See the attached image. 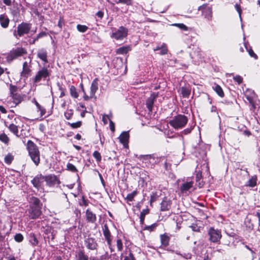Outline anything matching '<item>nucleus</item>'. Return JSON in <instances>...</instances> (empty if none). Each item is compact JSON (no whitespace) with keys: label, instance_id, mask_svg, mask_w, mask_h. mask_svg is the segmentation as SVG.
<instances>
[{"label":"nucleus","instance_id":"obj_1","mask_svg":"<svg viewBox=\"0 0 260 260\" xmlns=\"http://www.w3.org/2000/svg\"><path fill=\"white\" fill-rule=\"evenodd\" d=\"M26 148L31 159L38 166L40 162V153L38 146L31 140H28Z\"/></svg>","mask_w":260,"mask_h":260},{"label":"nucleus","instance_id":"obj_2","mask_svg":"<svg viewBox=\"0 0 260 260\" xmlns=\"http://www.w3.org/2000/svg\"><path fill=\"white\" fill-rule=\"evenodd\" d=\"M188 118L184 115L179 114L173 117L169 123L175 129L182 128L187 124Z\"/></svg>","mask_w":260,"mask_h":260},{"label":"nucleus","instance_id":"obj_3","mask_svg":"<svg viewBox=\"0 0 260 260\" xmlns=\"http://www.w3.org/2000/svg\"><path fill=\"white\" fill-rule=\"evenodd\" d=\"M31 27L30 23L22 22L19 24L17 27V29H15L13 32L14 36L19 39V37L23 36L25 34L29 33Z\"/></svg>","mask_w":260,"mask_h":260},{"label":"nucleus","instance_id":"obj_4","mask_svg":"<svg viewBox=\"0 0 260 260\" xmlns=\"http://www.w3.org/2000/svg\"><path fill=\"white\" fill-rule=\"evenodd\" d=\"M128 35V29L124 26H120L118 29H113L111 37L117 40H122Z\"/></svg>","mask_w":260,"mask_h":260},{"label":"nucleus","instance_id":"obj_5","mask_svg":"<svg viewBox=\"0 0 260 260\" xmlns=\"http://www.w3.org/2000/svg\"><path fill=\"white\" fill-rule=\"evenodd\" d=\"M208 235L209 236V240L214 243H218L222 237L220 230L215 229L213 227H210L209 229Z\"/></svg>","mask_w":260,"mask_h":260},{"label":"nucleus","instance_id":"obj_6","mask_svg":"<svg viewBox=\"0 0 260 260\" xmlns=\"http://www.w3.org/2000/svg\"><path fill=\"white\" fill-rule=\"evenodd\" d=\"M27 53L26 50L22 47H18L11 50L7 56V60L10 62L18 57Z\"/></svg>","mask_w":260,"mask_h":260},{"label":"nucleus","instance_id":"obj_7","mask_svg":"<svg viewBox=\"0 0 260 260\" xmlns=\"http://www.w3.org/2000/svg\"><path fill=\"white\" fill-rule=\"evenodd\" d=\"M42 207H35L29 206L26 213L30 219H36L38 218L42 214Z\"/></svg>","mask_w":260,"mask_h":260},{"label":"nucleus","instance_id":"obj_8","mask_svg":"<svg viewBox=\"0 0 260 260\" xmlns=\"http://www.w3.org/2000/svg\"><path fill=\"white\" fill-rule=\"evenodd\" d=\"M103 235L107 243V244L112 252L113 251L112 248V236L109 229L107 223H105L102 228Z\"/></svg>","mask_w":260,"mask_h":260},{"label":"nucleus","instance_id":"obj_9","mask_svg":"<svg viewBox=\"0 0 260 260\" xmlns=\"http://www.w3.org/2000/svg\"><path fill=\"white\" fill-rule=\"evenodd\" d=\"M84 245L88 249L90 250H97L98 247L96 240L89 236L85 238Z\"/></svg>","mask_w":260,"mask_h":260},{"label":"nucleus","instance_id":"obj_10","mask_svg":"<svg viewBox=\"0 0 260 260\" xmlns=\"http://www.w3.org/2000/svg\"><path fill=\"white\" fill-rule=\"evenodd\" d=\"M50 73L46 68H43L41 70H39L34 79V82L37 83L41 80L42 78L45 79L47 77L49 76Z\"/></svg>","mask_w":260,"mask_h":260},{"label":"nucleus","instance_id":"obj_11","mask_svg":"<svg viewBox=\"0 0 260 260\" xmlns=\"http://www.w3.org/2000/svg\"><path fill=\"white\" fill-rule=\"evenodd\" d=\"M144 160H149L150 162L152 164H156L159 163L160 161L165 159V156H157L155 154L146 155L143 156Z\"/></svg>","mask_w":260,"mask_h":260},{"label":"nucleus","instance_id":"obj_12","mask_svg":"<svg viewBox=\"0 0 260 260\" xmlns=\"http://www.w3.org/2000/svg\"><path fill=\"white\" fill-rule=\"evenodd\" d=\"M44 180L46 182L47 185L49 186H53L57 184H59L60 181L57 177L52 174L44 176Z\"/></svg>","mask_w":260,"mask_h":260},{"label":"nucleus","instance_id":"obj_13","mask_svg":"<svg viewBox=\"0 0 260 260\" xmlns=\"http://www.w3.org/2000/svg\"><path fill=\"white\" fill-rule=\"evenodd\" d=\"M157 96L158 93L153 92L150 95V97L147 99L146 105L149 112L152 111L154 101L156 100Z\"/></svg>","mask_w":260,"mask_h":260},{"label":"nucleus","instance_id":"obj_14","mask_svg":"<svg viewBox=\"0 0 260 260\" xmlns=\"http://www.w3.org/2000/svg\"><path fill=\"white\" fill-rule=\"evenodd\" d=\"M44 180V176L42 175V174H39L35 177L31 181V182L35 188L39 189L41 187Z\"/></svg>","mask_w":260,"mask_h":260},{"label":"nucleus","instance_id":"obj_15","mask_svg":"<svg viewBox=\"0 0 260 260\" xmlns=\"http://www.w3.org/2000/svg\"><path fill=\"white\" fill-rule=\"evenodd\" d=\"M30 66L27 61L23 63V69L21 72V76L24 78H27L31 72Z\"/></svg>","mask_w":260,"mask_h":260},{"label":"nucleus","instance_id":"obj_16","mask_svg":"<svg viewBox=\"0 0 260 260\" xmlns=\"http://www.w3.org/2000/svg\"><path fill=\"white\" fill-rule=\"evenodd\" d=\"M86 219L87 222L94 223L96 220V216L89 209L86 211Z\"/></svg>","mask_w":260,"mask_h":260},{"label":"nucleus","instance_id":"obj_17","mask_svg":"<svg viewBox=\"0 0 260 260\" xmlns=\"http://www.w3.org/2000/svg\"><path fill=\"white\" fill-rule=\"evenodd\" d=\"M171 207V201L165 197L160 204V210L162 211H168Z\"/></svg>","mask_w":260,"mask_h":260},{"label":"nucleus","instance_id":"obj_18","mask_svg":"<svg viewBox=\"0 0 260 260\" xmlns=\"http://www.w3.org/2000/svg\"><path fill=\"white\" fill-rule=\"evenodd\" d=\"M129 135L128 132H123L121 133L119 136L120 142L123 144L125 147L128 145V142L129 139Z\"/></svg>","mask_w":260,"mask_h":260},{"label":"nucleus","instance_id":"obj_19","mask_svg":"<svg viewBox=\"0 0 260 260\" xmlns=\"http://www.w3.org/2000/svg\"><path fill=\"white\" fill-rule=\"evenodd\" d=\"M193 188V182L189 181L183 183L180 186V190L182 193H186Z\"/></svg>","mask_w":260,"mask_h":260},{"label":"nucleus","instance_id":"obj_20","mask_svg":"<svg viewBox=\"0 0 260 260\" xmlns=\"http://www.w3.org/2000/svg\"><path fill=\"white\" fill-rule=\"evenodd\" d=\"M5 125L8 128L9 131L17 137H20V136L18 135V126L14 123H11L9 125H7L6 122H5Z\"/></svg>","mask_w":260,"mask_h":260},{"label":"nucleus","instance_id":"obj_21","mask_svg":"<svg viewBox=\"0 0 260 260\" xmlns=\"http://www.w3.org/2000/svg\"><path fill=\"white\" fill-rule=\"evenodd\" d=\"M98 89V79L95 78L92 81L90 87V97L94 96L95 92Z\"/></svg>","mask_w":260,"mask_h":260},{"label":"nucleus","instance_id":"obj_22","mask_svg":"<svg viewBox=\"0 0 260 260\" xmlns=\"http://www.w3.org/2000/svg\"><path fill=\"white\" fill-rule=\"evenodd\" d=\"M42 206L40 200L38 198L32 197L29 199V206L42 207Z\"/></svg>","mask_w":260,"mask_h":260},{"label":"nucleus","instance_id":"obj_23","mask_svg":"<svg viewBox=\"0 0 260 260\" xmlns=\"http://www.w3.org/2000/svg\"><path fill=\"white\" fill-rule=\"evenodd\" d=\"M38 57L44 61L45 62H48L47 60V52L44 49H41L38 51L37 53Z\"/></svg>","mask_w":260,"mask_h":260},{"label":"nucleus","instance_id":"obj_24","mask_svg":"<svg viewBox=\"0 0 260 260\" xmlns=\"http://www.w3.org/2000/svg\"><path fill=\"white\" fill-rule=\"evenodd\" d=\"M11 96L12 98L14 103L16 105H18L23 101L24 95H21L17 93L11 95Z\"/></svg>","mask_w":260,"mask_h":260},{"label":"nucleus","instance_id":"obj_25","mask_svg":"<svg viewBox=\"0 0 260 260\" xmlns=\"http://www.w3.org/2000/svg\"><path fill=\"white\" fill-rule=\"evenodd\" d=\"M0 23L3 28L8 27L9 23V18L5 15H0Z\"/></svg>","mask_w":260,"mask_h":260},{"label":"nucleus","instance_id":"obj_26","mask_svg":"<svg viewBox=\"0 0 260 260\" xmlns=\"http://www.w3.org/2000/svg\"><path fill=\"white\" fill-rule=\"evenodd\" d=\"M76 257L78 260H89L88 256L83 250H79L77 252Z\"/></svg>","mask_w":260,"mask_h":260},{"label":"nucleus","instance_id":"obj_27","mask_svg":"<svg viewBox=\"0 0 260 260\" xmlns=\"http://www.w3.org/2000/svg\"><path fill=\"white\" fill-rule=\"evenodd\" d=\"M160 238L162 245L165 247L169 245L170 238L167 234L160 235Z\"/></svg>","mask_w":260,"mask_h":260},{"label":"nucleus","instance_id":"obj_28","mask_svg":"<svg viewBox=\"0 0 260 260\" xmlns=\"http://www.w3.org/2000/svg\"><path fill=\"white\" fill-rule=\"evenodd\" d=\"M132 49L130 46H125L119 48L116 50V53L118 54H124L127 53Z\"/></svg>","mask_w":260,"mask_h":260},{"label":"nucleus","instance_id":"obj_29","mask_svg":"<svg viewBox=\"0 0 260 260\" xmlns=\"http://www.w3.org/2000/svg\"><path fill=\"white\" fill-rule=\"evenodd\" d=\"M203 16L208 19H210L212 17V9L210 7L205 8L203 11Z\"/></svg>","mask_w":260,"mask_h":260},{"label":"nucleus","instance_id":"obj_30","mask_svg":"<svg viewBox=\"0 0 260 260\" xmlns=\"http://www.w3.org/2000/svg\"><path fill=\"white\" fill-rule=\"evenodd\" d=\"M256 180L257 177L256 176H252L249 180L247 181L246 186L253 187L256 185Z\"/></svg>","mask_w":260,"mask_h":260},{"label":"nucleus","instance_id":"obj_31","mask_svg":"<svg viewBox=\"0 0 260 260\" xmlns=\"http://www.w3.org/2000/svg\"><path fill=\"white\" fill-rule=\"evenodd\" d=\"M29 242L32 246H35L38 245V240L36 236L34 233H30L29 235Z\"/></svg>","mask_w":260,"mask_h":260},{"label":"nucleus","instance_id":"obj_32","mask_svg":"<svg viewBox=\"0 0 260 260\" xmlns=\"http://www.w3.org/2000/svg\"><path fill=\"white\" fill-rule=\"evenodd\" d=\"M244 47L251 57H253L255 59H257V55L254 52L251 47L248 48L247 44L246 43H244Z\"/></svg>","mask_w":260,"mask_h":260},{"label":"nucleus","instance_id":"obj_33","mask_svg":"<svg viewBox=\"0 0 260 260\" xmlns=\"http://www.w3.org/2000/svg\"><path fill=\"white\" fill-rule=\"evenodd\" d=\"M181 91L183 98H188L190 94V89L186 87H182Z\"/></svg>","mask_w":260,"mask_h":260},{"label":"nucleus","instance_id":"obj_34","mask_svg":"<svg viewBox=\"0 0 260 260\" xmlns=\"http://www.w3.org/2000/svg\"><path fill=\"white\" fill-rule=\"evenodd\" d=\"M214 89L219 96L221 98L224 96V92L223 90L219 85H216L214 88Z\"/></svg>","mask_w":260,"mask_h":260},{"label":"nucleus","instance_id":"obj_35","mask_svg":"<svg viewBox=\"0 0 260 260\" xmlns=\"http://www.w3.org/2000/svg\"><path fill=\"white\" fill-rule=\"evenodd\" d=\"M34 103L36 105V106H37L38 110H39L40 111V114H41V115L42 116L43 115H44L46 113V110L44 108L42 107L38 103L37 101H36L35 100V99H34Z\"/></svg>","mask_w":260,"mask_h":260},{"label":"nucleus","instance_id":"obj_36","mask_svg":"<svg viewBox=\"0 0 260 260\" xmlns=\"http://www.w3.org/2000/svg\"><path fill=\"white\" fill-rule=\"evenodd\" d=\"M0 141L4 143L5 144L8 145L10 139L7 135L5 133H3L0 135Z\"/></svg>","mask_w":260,"mask_h":260},{"label":"nucleus","instance_id":"obj_37","mask_svg":"<svg viewBox=\"0 0 260 260\" xmlns=\"http://www.w3.org/2000/svg\"><path fill=\"white\" fill-rule=\"evenodd\" d=\"M82 121H78L76 122L71 123L70 122H68L67 124L70 125L72 128H77L80 127L82 125Z\"/></svg>","mask_w":260,"mask_h":260},{"label":"nucleus","instance_id":"obj_38","mask_svg":"<svg viewBox=\"0 0 260 260\" xmlns=\"http://www.w3.org/2000/svg\"><path fill=\"white\" fill-rule=\"evenodd\" d=\"M14 159V156L10 153L7 154L4 158L5 162L8 165L11 164L12 161Z\"/></svg>","mask_w":260,"mask_h":260},{"label":"nucleus","instance_id":"obj_39","mask_svg":"<svg viewBox=\"0 0 260 260\" xmlns=\"http://www.w3.org/2000/svg\"><path fill=\"white\" fill-rule=\"evenodd\" d=\"M70 91L72 96L74 98H77L78 97V94L76 91V88L74 86L72 85L70 87Z\"/></svg>","mask_w":260,"mask_h":260},{"label":"nucleus","instance_id":"obj_40","mask_svg":"<svg viewBox=\"0 0 260 260\" xmlns=\"http://www.w3.org/2000/svg\"><path fill=\"white\" fill-rule=\"evenodd\" d=\"M77 29L80 32H85L88 30V27L85 25L78 24Z\"/></svg>","mask_w":260,"mask_h":260},{"label":"nucleus","instance_id":"obj_41","mask_svg":"<svg viewBox=\"0 0 260 260\" xmlns=\"http://www.w3.org/2000/svg\"><path fill=\"white\" fill-rule=\"evenodd\" d=\"M137 191L136 190L134 191L133 192L128 193L125 199L127 200V201L132 202L133 200L134 197L137 195Z\"/></svg>","mask_w":260,"mask_h":260},{"label":"nucleus","instance_id":"obj_42","mask_svg":"<svg viewBox=\"0 0 260 260\" xmlns=\"http://www.w3.org/2000/svg\"><path fill=\"white\" fill-rule=\"evenodd\" d=\"M161 51L160 52V55H165L168 53V50L167 49V45L165 43H163L161 45Z\"/></svg>","mask_w":260,"mask_h":260},{"label":"nucleus","instance_id":"obj_43","mask_svg":"<svg viewBox=\"0 0 260 260\" xmlns=\"http://www.w3.org/2000/svg\"><path fill=\"white\" fill-rule=\"evenodd\" d=\"M73 115V110L72 109L67 110L64 113V116L66 119H70Z\"/></svg>","mask_w":260,"mask_h":260},{"label":"nucleus","instance_id":"obj_44","mask_svg":"<svg viewBox=\"0 0 260 260\" xmlns=\"http://www.w3.org/2000/svg\"><path fill=\"white\" fill-rule=\"evenodd\" d=\"M67 170L72 172H77L78 171L76 167L71 163H68L67 165Z\"/></svg>","mask_w":260,"mask_h":260},{"label":"nucleus","instance_id":"obj_45","mask_svg":"<svg viewBox=\"0 0 260 260\" xmlns=\"http://www.w3.org/2000/svg\"><path fill=\"white\" fill-rule=\"evenodd\" d=\"M173 26H175L179 28L180 29L186 31L188 30V27L183 23H174L173 24Z\"/></svg>","mask_w":260,"mask_h":260},{"label":"nucleus","instance_id":"obj_46","mask_svg":"<svg viewBox=\"0 0 260 260\" xmlns=\"http://www.w3.org/2000/svg\"><path fill=\"white\" fill-rule=\"evenodd\" d=\"M157 224L156 223H153L151 225H145L143 229L144 230H149L151 232L153 231L155 228L157 226Z\"/></svg>","mask_w":260,"mask_h":260},{"label":"nucleus","instance_id":"obj_47","mask_svg":"<svg viewBox=\"0 0 260 260\" xmlns=\"http://www.w3.org/2000/svg\"><path fill=\"white\" fill-rule=\"evenodd\" d=\"M14 239L17 242H21L23 240V236L21 234L18 233L15 235Z\"/></svg>","mask_w":260,"mask_h":260},{"label":"nucleus","instance_id":"obj_48","mask_svg":"<svg viewBox=\"0 0 260 260\" xmlns=\"http://www.w3.org/2000/svg\"><path fill=\"white\" fill-rule=\"evenodd\" d=\"M116 245L119 251H121L123 249V244L120 239H118L116 241Z\"/></svg>","mask_w":260,"mask_h":260},{"label":"nucleus","instance_id":"obj_49","mask_svg":"<svg viewBox=\"0 0 260 260\" xmlns=\"http://www.w3.org/2000/svg\"><path fill=\"white\" fill-rule=\"evenodd\" d=\"M18 88L17 86L15 85H13L12 84H10V95H13V94L16 93V92L17 91Z\"/></svg>","mask_w":260,"mask_h":260},{"label":"nucleus","instance_id":"obj_50","mask_svg":"<svg viewBox=\"0 0 260 260\" xmlns=\"http://www.w3.org/2000/svg\"><path fill=\"white\" fill-rule=\"evenodd\" d=\"M93 157L96 159L98 162H100L102 159L101 154L98 151H95L93 153Z\"/></svg>","mask_w":260,"mask_h":260},{"label":"nucleus","instance_id":"obj_51","mask_svg":"<svg viewBox=\"0 0 260 260\" xmlns=\"http://www.w3.org/2000/svg\"><path fill=\"white\" fill-rule=\"evenodd\" d=\"M149 212V210L148 208L142 210L141 212L140 217L145 218L146 215L148 214Z\"/></svg>","mask_w":260,"mask_h":260},{"label":"nucleus","instance_id":"obj_52","mask_svg":"<svg viewBox=\"0 0 260 260\" xmlns=\"http://www.w3.org/2000/svg\"><path fill=\"white\" fill-rule=\"evenodd\" d=\"M118 3L125 4L127 6L132 5V0H118Z\"/></svg>","mask_w":260,"mask_h":260},{"label":"nucleus","instance_id":"obj_53","mask_svg":"<svg viewBox=\"0 0 260 260\" xmlns=\"http://www.w3.org/2000/svg\"><path fill=\"white\" fill-rule=\"evenodd\" d=\"M235 8L236 9V10L237 11V12H238V14H239V17L241 19V20H242V18H241V14H242V10L241 9V7L239 5L236 4L235 6Z\"/></svg>","mask_w":260,"mask_h":260},{"label":"nucleus","instance_id":"obj_54","mask_svg":"<svg viewBox=\"0 0 260 260\" xmlns=\"http://www.w3.org/2000/svg\"><path fill=\"white\" fill-rule=\"evenodd\" d=\"M47 33L45 31H42L39 33L36 37V40H38L39 39L44 37L47 36Z\"/></svg>","mask_w":260,"mask_h":260},{"label":"nucleus","instance_id":"obj_55","mask_svg":"<svg viewBox=\"0 0 260 260\" xmlns=\"http://www.w3.org/2000/svg\"><path fill=\"white\" fill-rule=\"evenodd\" d=\"M124 260H135L134 255L132 252H130L128 255L124 257Z\"/></svg>","mask_w":260,"mask_h":260},{"label":"nucleus","instance_id":"obj_56","mask_svg":"<svg viewBox=\"0 0 260 260\" xmlns=\"http://www.w3.org/2000/svg\"><path fill=\"white\" fill-rule=\"evenodd\" d=\"M202 179V175L201 172H198L196 176V181H201Z\"/></svg>","mask_w":260,"mask_h":260},{"label":"nucleus","instance_id":"obj_57","mask_svg":"<svg viewBox=\"0 0 260 260\" xmlns=\"http://www.w3.org/2000/svg\"><path fill=\"white\" fill-rule=\"evenodd\" d=\"M190 227L191 228L192 230L194 232H200V229L199 226H198L196 224H192Z\"/></svg>","mask_w":260,"mask_h":260},{"label":"nucleus","instance_id":"obj_58","mask_svg":"<svg viewBox=\"0 0 260 260\" xmlns=\"http://www.w3.org/2000/svg\"><path fill=\"white\" fill-rule=\"evenodd\" d=\"M234 79L235 81L237 82L239 84H240L243 80L242 78L240 76H236L234 77Z\"/></svg>","mask_w":260,"mask_h":260},{"label":"nucleus","instance_id":"obj_59","mask_svg":"<svg viewBox=\"0 0 260 260\" xmlns=\"http://www.w3.org/2000/svg\"><path fill=\"white\" fill-rule=\"evenodd\" d=\"M80 205H84L87 206L88 205V201L86 200L84 197H82V201L80 203Z\"/></svg>","mask_w":260,"mask_h":260},{"label":"nucleus","instance_id":"obj_60","mask_svg":"<svg viewBox=\"0 0 260 260\" xmlns=\"http://www.w3.org/2000/svg\"><path fill=\"white\" fill-rule=\"evenodd\" d=\"M108 119H109V120H110L108 115H104L103 116L102 120L105 124H107Z\"/></svg>","mask_w":260,"mask_h":260},{"label":"nucleus","instance_id":"obj_61","mask_svg":"<svg viewBox=\"0 0 260 260\" xmlns=\"http://www.w3.org/2000/svg\"><path fill=\"white\" fill-rule=\"evenodd\" d=\"M110 128L111 131L114 132L115 131L114 123L111 120H110Z\"/></svg>","mask_w":260,"mask_h":260},{"label":"nucleus","instance_id":"obj_62","mask_svg":"<svg viewBox=\"0 0 260 260\" xmlns=\"http://www.w3.org/2000/svg\"><path fill=\"white\" fill-rule=\"evenodd\" d=\"M253 214L258 218V224L260 225V212L258 211L254 212Z\"/></svg>","mask_w":260,"mask_h":260},{"label":"nucleus","instance_id":"obj_63","mask_svg":"<svg viewBox=\"0 0 260 260\" xmlns=\"http://www.w3.org/2000/svg\"><path fill=\"white\" fill-rule=\"evenodd\" d=\"M156 199L157 197L156 195H155L154 194L151 195L150 200V204H151L152 202H155L156 200Z\"/></svg>","mask_w":260,"mask_h":260},{"label":"nucleus","instance_id":"obj_64","mask_svg":"<svg viewBox=\"0 0 260 260\" xmlns=\"http://www.w3.org/2000/svg\"><path fill=\"white\" fill-rule=\"evenodd\" d=\"M247 100L249 102V103L252 105V106L254 108H255V105H254V103L252 99V98L250 96H247Z\"/></svg>","mask_w":260,"mask_h":260}]
</instances>
